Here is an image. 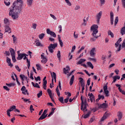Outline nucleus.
<instances>
[{
    "label": "nucleus",
    "mask_w": 125,
    "mask_h": 125,
    "mask_svg": "<svg viewBox=\"0 0 125 125\" xmlns=\"http://www.w3.org/2000/svg\"><path fill=\"white\" fill-rule=\"evenodd\" d=\"M47 91L52 101L53 102H54V99H53V96L52 95V91H51V90H50V89H48Z\"/></svg>",
    "instance_id": "12"
},
{
    "label": "nucleus",
    "mask_w": 125,
    "mask_h": 125,
    "mask_svg": "<svg viewBox=\"0 0 125 125\" xmlns=\"http://www.w3.org/2000/svg\"><path fill=\"white\" fill-rule=\"evenodd\" d=\"M121 42H122V38H120L118 41L115 43V45L116 47H118L119 45H120V43H121Z\"/></svg>",
    "instance_id": "26"
},
{
    "label": "nucleus",
    "mask_w": 125,
    "mask_h": 125,
    "mask_svg": "<svg viewBox=\"0 0 125 125\" xmlns=\"http://www.w3.org/2000/svg\"><path fill=\"white\" fill-rule=\"evenodd\" d=\"M4 23L5 25H9V21L7 18H5L4 20Z\"/></svg>",
    "instance_id": "39"
},
{
    "label": "nucleus",
    "mask_w": 125,
    "mask_h": 125,
    "mask_svg": "<svg viewBox=\"0 0 125 125\" xmlns=\"http://www.w3.org/2000/svg\"><path fill=\"white\" fill-rule=\"evenodd\" d=\"M5 31L6 33H8L9 34H10L11 33V28H10L9 26L6 25L5 26Z\"/></svg>",
    "instance_id": "23"
},
{
    "label": "nucleus",
    "mask_w": 125,
    "mask_h": 125,
    "mask_svg": "<svg viewBox=\"0 0 125 125\" xmlns=\"http://www.w3.org/2000/svg\"><path fill=\"white\" fill-rule=\"evenodd\" d=\"M10 0H5L4 3L6 6H9L10 5Z\"/></svg>",
    "instance_id": "35"
},
{
    "label": "nucleus",
    "mask_w": 125,
    "mask_h": 125,
    "mask_svg": "<svg viewBox=\"0 0 125 125\" xmlns=\"http://www.w3.org/2000/svg\"><path fill=\"white\" fill-rule=\"evenodd\" d=\"M12 56V60L14 63H15L16 62V58L15 57V55L14 56Z\"/></svg>",
    "instance_id": "53"
},
{
    "label": "nucleus",
    "mask_w": 125,
    "mask_h": 125,
    "mask_svg": "<svg viewBox=\"0 0 125 125\" xmlns=\"http://www.w3.org/2000/svg\"><path fill=\"white\" fill-rule=\"evenodd\" d=\"M87 20H88V18H86V20L84 19L83 20V26H86V24H87Z\"/></svg>",
    "instance_id": "38"
},
{
    "label": "nucleus",
    "mask_w": 125,
    "mask_h": 125,
    "mask_svg": "<svg viewBox=\"0 0 125 125\" xmlns=\"http://www.w3.org/2000/svg\"><path fill=\"white\" fill-rule=\"evenodd\" d=\"M22 91V94H24V95H26V94H28V95H29V93H28V90L27 89H25Z\"/></svg>",
    "instance_id": "55"
},
{
    "label": "nucleus",
    "mask_w": 125,
    "mask_h": 125,
    "mask_svg": "<svg viewBox=\"0 0 125 125\" xmlns=\"http://www.w3.org/2000/svg\"><path fill=\"white\" fill-rule=\"evenodd\" d=\"M96 48L95 47H93L90 51V56H91V57H94V56H95V55L96 54Z\"/></svg>",
    "instance_id": "9"
},
{
    "label": "nucleus",
    "mask_w": 125,
    "mask_h": 125,
    "mask_svg": "<svg viewBox=\"0 0 125 125\" xmlns=\"http://www.w3.org/2000/svg\"><path fill=\"white\" fill-rule=\"evenodd\" d=\"M6 85L8 86L9 87H11V86H14L15 84L14 83H6Z\"/></svg>",
    "instance_id": "43"
},
{
    "label": "nucleus",
    "mask_w": 125,
    "mask_h": 125,
    "mask_svg": "<svg viewBox=\"0 0 125 125\" xmlns=\"http://www.w3.org/2000/svg\"><path fill=\"white\" fill-rule=\"evenodd\" d=\"M42 95V91H40L39 93L37 94V96L38 98H40L41 96Z\"/></svg>",
    "instance_id": "54"
},
{
    "label": "nucleus",
    "mask_w": 125,
    "mask_h": 125,
    "mask_svg": "<svg viewBox=\"0 0 125 125\" xmlns=\"http://www.w3.org/2000/svg\"><path fill=\"white\" fill-rule=\"evenodd\" d=\"M6 62L8 63V66H9V67H13V64L11 63V60L8 57H7Z\"/></svg>",
    "instance_id": "22"
},
{
    "label": "nucleus",
    "mask_w": 125,
    "mask_h": 125,
    "mask_svg": "<svg viewBox=\"0 0 125 125\" xmlns=\"http://www.w3.org/2000/svg\"><path fill=\"white\" fill-rule=\"evenodd\" d=\"M57 57L59 59V60L60 61L61 57V54L60 53V51H58L57 53Z\"/></svg>",
    "instance_id": "46"
},
{
    "label": "nucleus",
    "mask_w": 125,
    "mask_h": 125,
    "mask_svg": "<svg viewBox=\"0 0 125 125\" xmlns=\"http://www.w3.org/2000/svg\"><path fill=\"white\" fill-rule=\"evenodd\" d=\"M15 109H16V106L14 105L11 106L9 109H8L9 111L12 112V111H13V110H15Z\"/></svg>",
    "instance_id": "45"
},
{
    "label": "nucleus",
    "mask_w": 125,
    "mask_h": 125,
    "mask_svg": "<svg viewBox=\"0 0 125 125\" xmlns=\"http://www.w3.org/2000/svg\"><path fill=\"white\" fill-rule=\"evenodd\" d=\"M79 79L80 80V83L82 87L84 86L85 85H84V83H83V79L80 78Z\"/></svg>",
    "instance_id": "34"
},
{
    "label": "nucleus",
    "mask_w": 125,
    "mask_h": 125,
    "mask_svg": "<svg viewBox=\"0 0 125 125\" xmlns=\"http://www.w3.org/2000/svg\"><path fill=\"white\" fill-rule=\"evenodd\" d=\"M35 81H36V82H38V81H41V77H40V76H38L37 77H35Z\"/></svg>",
    "instance_id": "63"
},
{
    "label": "nucleus",
    "mask_w": 125,
    "mask_h": 125,
    "mask_svg": "<svg viewBox=\"0 0 125 125\" xmlns=\"http://www.w3.org/2000/svg\"><path fill=\"white\" fill-rule=\"evenodd\" d=\"M26 63H27V67L29 69L30 68V61L29 60V59H27Z\"/></svg>",
    "instance_id": "56"
},
{
    "label": "nucleus",
    "mask_w": 125,
    "mask_h": 125,
    "mask_svg": "<svg viewBox=\"0 0 125 125\" xmlns=\"http://www.w3.org/2000/svg\"><path fill=\"white\" fill-rule=\"evenodd\" d=\"M74 79H75V76L73 75L70 79V83H69L70 85H72L73 83H74Z\"/></svg>",
    "instance_id": "29"
},
{
    "label": "nucleus",
    "mask_w": 125,
    "mask_h": 125,
    "mask_svg": "<svg viewBox=\"0 0 125 125\" xmlns=\"http://www.w3.org/2000/svg\"><path fill=\"white\" fill-rule=\"evenodd\" d=\"M31 83H32L33 86H34V87H37V88H40V87H41L40 86V85H39V83H36L35 84V83L32 82Z\"/></svg>",
    "instance_id": "30"
},
{
    "label": "nucleus",
    "mask_w": 125,
    "mask_h": 125,
    "mask_svg": "<svg viewBox=\"0 0 125 125\" xmlns=\"http://www.w3.org/2000/svg\"><path fill=\"white\" fill-rule=\"evenodd\" d=\"M70 67L67 65L66 68H63L64 74H65V75H67V74L69 73V71H70Z\"/></svg>",
    "instance_id": "19"
},
{
    "label": "nucleus",
    "mask_w": 125,
    "mask_h": 125,
    "mask_svg": "<svg viewBox=\"0 0 125 125\" xmlns=\"http://www.w3.org/2000/svg\"><path fill=\"white\" fill-rule=\"evenodd\" d=\"M87 64L88 65V67H89L91 69H93L94 68L93 64H92V63H91L90 62H87Z\"/></svg>",
    "instance_id": "28"
},
{
    "label": "nucleus",
    "mask_w": 125,
    "mask_h": 125,
    "mask_svg": "<svg viewBox=\"0 0 125 125\" xmlns=\"http://www.w3.org/2000/svg\"><path fill=\"white\" fill-rule=\"evenodd\" d=\"M120 33L122 35V36H124V35L125 34V27H123L121 30H120Z\"/></svg>",
    "instance_id": "31"
},
{
    "label": "nucleus",
    "mask_w": 125,
    "mask_h": 125,
    "mask_svg": "<svg viewBox=\"0 0 125 125\" xmlns=\"http://www.w3.org/2000/svg\"><path fill=\"white\" fill-rule=\"evenodd\" d=\"M46 117H47V115H44L43 114H42L41 116L39 118V121H42V120H44V119H45Z\"/></svg>",
    "instance_id": "33"
},
{
    "label": "nucleus",
    "mask_w": 125,
    "mask_h": 125,
    "mask_svg": "<svg viewBox=\"0 0 125 125\" xmlns=\"http://www.w3.org/2000/svg\"><path fill=\"white\" fill-rule=\"evenodd\" d=\"M46 84H47V82H43L42 87L45 90L46 89Z\"/></svg>",
    "instance_id": "37"
},
{
    "label": "nucleus",
    "mask_w": 125,
    "mask_h": 125,
    "mask_svg": "<svg viewBox=\"0 0 125 125\" xmlns=\"http://www.w3.org/2000/svg\"><path fill=\"white\" fill-rule=\"evenodd\" d=\"M99 108L100 109H106V108H108V104L106 103H103L100 104Z\"/></svg>",
    "instance_id": "20"
},
{
    "label": "nucleus",
    "mask_w": 125,
    "mask_h": 125,
    "mask_svg": "<svg viewBox=\"0 0 125 125\" xmlns=\"http://www.w3.org/2000/svg\"><path fill=\"white\" fill-rule=\"evenodd\" d=\"M25 55H26V53H21V54H19V55H18V57L17 58V60H22L24 56H25Z\"/></svg>",
    "instance_id": "15"
},
{
    "label": "nucleus",
    "mask_w": 125,
    "mask_h": 125,
    "mask_svg": "<svg viewBox=\"0 0 125 125\" xmlns=\"http://www.w3.org/2000/svg\"><path fill=\"white\" fill-rule=\"evenodd\" d=\"M64 94L65 95H67V97H68V98H70V97L71 96V93L69 92H64Z\"/></svg>",
    "instance_id": "51"
},
{
    "label": "nucleus",
    "mask_w": 125,
    "mask_h": 125,
    "mask_svg": "<svg viewBox=\"0 0 125 125\" xmlns=\"http://www.w3.org/2000/svg\"><path fill=\"white\" fill-rule=\"evenodd\" d=\"M44 36H45L44 33H42L41 34H40L39 35V38L40 39V40H42V39L44 38Z\"/></svg>",
    "instance_id": "40"
},
{
    "label": "nucleus",
    "mask_w": 125,
    "mask_h": 125,
    "mask_svg": "<svg viewBox=\"0 0 125 125\" xmlns=\"http://www.w3.org/2000/svg\"><path fill=\"white\" fill-rule=\"evenodd\" d=\"M110 24L111 25H113L114 24V13L111 12L110 13Z\"/></svg>",
    "instance_id": "14"
},
{
    "label": "nucleus",
    "mask_w": 125,
    "mask_h": 125,
    "mask_svg": "<svg viewBox=\"0 0 125 125\" xmlns=\"http://www.w3.org/2000/svg\"><path fill=\"white\" fill-rule=\"evenodd\" d=\"M108 115H109V114L108 113V112H106L104 114V116L102 118V119L101 120V122H104V121H105V120H106V119H107V118H108Z\"/></svg>",
    "instance_id": "16"
},
{
    "label": "nucleus",
    "mask_w": 125,
    "mask_h": 125,
    "mask_svg": "<svg viewBox=\"0 0 125 125\" xmlns=\"http://www.w3.org/2000/svg\"><path fill=\"white\" fill-rule=\"evenodd\" d=\"M15 68H16V70H17V71H18V72L21 71V69H20V68L19 67V66H18V65H16Z\"/></svg>",
    "instance_id": "60"
},
{
    "label": "nucleus",
    "mask_w": 125,
    "mask_h": 125,
    "mask_svg": "<svg viewBox=\"0 0 125 125\" xmlns=\"http://www.w3.org/2000/svg\"><path fill=\"white\" fill-rule=\"evenodd\" d=\"M22 4L23 1L22 0H17L14 2L13 5L9 8V16H11L14 20L18 18V13L22 10Z\"/></svg>",
    "instance_id": "1"
},
{
    "label": "nucleus",
    "mask_w": 125,
    "mask_h": 125,
    "mask_svg": "<svg viewBox=\"0 0 125 125\" xmlns=\"http://www.w3.org/2000/svg\"><path fill=\"white\" fill-rule=\"evenodd\" d=\"M20 77L22 83H24V81H25L27 83H29V80H28V77H26L25 75L21 74L20 75Z\"/></svg>",
    "instance_id": "5"
},
{
    "label": "nucleus",
    "mask_w": 125,
    "mask_h": 125,
    "mask_svg": "<svg viewBox=\"0 0 125 125\" xmlns=\"http://www.w3.org/2000/svg\"><path fill=\"white\" fill-rule=\"evenodd\" d=\"M50 16L51 17V18L54 19V20H57V18H56V17L54 16V15L50 14Z\"/></svg>",
    "instance_id": "50"
},
{
    "label": "nucleus",
    "mask_w": 125,
    "mask_h": 125,
    "mask_svg": "<svg viewBox=\"0 0 125 125\" xmlns=\"http://www.w3.org/2000/svg\"><path fill=\"white\" fill-rule=\"evenodd\" d=\"M104 91L105 94V97L109 96V91H108V86L105 85L104 86Z\"/></svg>",
    "instance_id": "10"
},
{
    "label": "nucleus",
    "mask_w": 125,
    "mask_h": 125,
    "mask_svg": "<svg viewBox=\"0 0 125 125\" xmlns=\"http://www.w3.org/2000/svg\"><path fill=\"white\" fill-rule=\"evenodd\" d=\"M117 117L118 118L119 121H121V119L123 118V112L121 111H118L117 114Z\"/></svg>",
    "instance_id": "25"
},
{
    "label": "nucleus",
    "mask_w": 125,
    "mask_h": 125,
    "mask_svg": "<svg viewBox=\"0 0 125 125\" xmlns=\"http://www.w3.org/2000/svg\"><path fill=\"white\" fill-rule=\"evenodd\" d=\"M88 96L90 98V100L91 103H92V102H93V100H95V99L94 98V95H93V94L89 93L88 94Z\"/></svg>",
    "instance_id": "17"
},
{
    "label": "nucleus",
    "mask_w": 125,
    "mask_h": 125,
    "mask_svg": "<svg viewBox=\"0 0 125 125\" xmlns=\"http://www.w3.org/2000/svg\"><path fill=\"white\" fill-rule=\"evenodd\" d=\"M9 50H10L11 56L15 55V50H14V49H13V48H10L9 49Z\"/></svg>",
    "instance_id": "27"
},
{
    "label": "nucleus",
    "mask_w": 125,
    "mask_h": 125,
    "mask_svg": "<svg viewBox=\"0 0 125 125\" xmlns=\"http://www.w3.org/2000/svg\"><path fill=\"white\" fill-rule=\"evenodd\" d=\"M112 57V52L111 51H109L107 53V58L110 59Z\"/></svg>",
    "instance_id": "48"
},
{
    "label": "nucleus",
    "mask_w": 125,
    "mask_h": 125,
    "mask_svg": "<svg viewBox=\"0 0 125 125\" xmlns=\"http://www.w3.org/2000/svg\"><path fill=\"white\" fill-rule=\"evenodd\" d=\"M12 38L13 39V42L14 43V42H16L17 39H16V37H15V36H14V35H12Z\"/></svg>",
    "instance_id": "64"
},
{
    "label": "nucleus",
    "mask_w": 125,
    "mask_h": 125,
    "mask_svg": "<svg viewBox=\"0 0 125 125\" xmlns=\"http://www.w3.org/2000/svg\"><path fill=\"white\" fill-rule=\"evenodd\" d=\"M85 61H86V60L84 59H81L79 60V61H78L76 64L77 65H82L83 64V62H85Z\"/></svg>",
    "instance_id": "24"
},
{
    "label": "nucleus",
    "mask_w": 125,
    "mask_h": 125,
    "mask_svg": "<svg viewBox=\"0 0 125 125\" xmlns=\"http://www.w3.org/2000/svg\"><path fill=\"white\" fill-rule=\"evenodd\" d=\"M103 12L102 11H100L99 13L96 15V19L97 23H99L100 22V19H101V17H102V14Z\"/></svg>",
    "instance_id": "7"
},
{
    "label": "nucleus",
    "mask_w": 125,
    "mask_h": 125,
    "mask_svg": "<svg viewBox=\"0 0 125 125\" xmlns=\"http://www.w3.org/2000/svg\"><path fill=\"white\" fill-rule=\"evenodd\" d=\"M46 33L48 35H50L52 37H53V38H56V34H55L54 32L51 31L49 28L46 29Z\"/></svg>",
    "instance_id": "6"
},
{
    "label": "nucleus",
    "mask_w": 125,
    "mask_h": 125,
    "mask_svg": "<svg viewBox=\"0 0 125 125\" xmlns=\"http://www.w3.org/2000/svg\"><path fill=\"white\" fill-rule=\"evenodd\" d=\"M81 99L82 101L81 110H83V111H86V108L87 107L86 99L83 98V96H81Z\"/></svg>",
    "instance_id": "3"
},
{
    "label": "nucleus",
    "mask_w": 125,
    "mask_h": 125,
    "mask_svg": "<svg viewBox=\"0 0 125 125\" xmlns=\"http://www.w3.org/2000/svg\"><path fill=\"white\" fill-rule=\"evenodd\" d=\"M51 75L52 77V84L53 85L54 80L55 81V83H56V73H55V72H51Z\"/></svg>",
    "instance_id": "11"
},
{
    "label": "nucleus",
    "mask_w": 125,
    "mask_h": 125,
    "mask_svg": "<svg viewBox=\"0 0 125 125\" xmlns=\"http://www.w3.org/2000/svg\"><path fill=\"white\" fill-rule=\"evenodd\" d=\"M119 22V17H116L114 21V25L117 26V24Z\"/></svg>",
    "instance_id": "42"
},
{
    "label": "nucleus",
    "mask_w": 125,
    "mask_h": 125,
    "mask_svg": "<svg viewBox=\"0 0 125 125\" xmlns=\"http://www.w3.org/2000/svg\"><path fill=\"white\" fill-rule=\"evenodd\" d=\"M64 0L66 4L68 5V6H71V5H72V3L70 2V0Z\"/></svg>",
    "instance_id": "44"
},
{
    "label": "nucleus",
    "mask_w": 125,
    "mask_h": 125,
    "mask_svg": "<svg viewBox=\"0 0 125 125\" xmlns=\"http://www.w3.org/2000/svg\"><path fill=\"white\" fill-rule=\"evenodd\" d=\"M59 100L61 103H64V99H63V97L60 98Z\"/></svg>",
    "instance_id": "57"
},
{
    "label": "nucleus",
    "mask_w": 125,
    "mask_h": 125,
    "mask_svg": "<svg viewBox=\"0 0 125 125\" xmlns=\"http://www.w3.org/2000/svg\"><path fill=\"white\" fill-rule=\"evenodd\" d=\"M107 57L105 55H103L102 57V60H103L104 63H105L106 62V58Z\"/></svg>",
    "instance_id": "47"
},
{
    "label": "nucleus",
    "mask_w": 125,
    "mask_h": 125,
    "mask_svg": "<svg viewBox=\"0 0 125 125\" xmlns=\"http://www.w3.org/2000/svg\"><path fill=\"white\" fill-rule=\"evenodd\" d=\"M27 2L28 5H32V3H33V0H27Z\"/></svg>",
    "instance_id": "49"
},
{
    "label": "nucleus",
    "mask_w": 125,
    "mask_h": 125,
    "mask_svg": "<svg viewBox=\"0 0 125 125\" xmlns=\"http://www.w3.org/2000/svg\"><path fill=\"white\" fill-rule=\"evenodd\" d=\"M98 98H99V99H104V96L103 95H98Z\"/></svg>",
    "instance_id": "61"
},
{
    "label": "nucleus",
    "mask_w": 125,
    "mask_h": 125,
    "mask_svg": "<svg viewBox=\"0 0 125 125\" xmlns=\"http://www.w3.org/2000/svg\"><path fill=\"white\" fill-rule=\"evenodd\" d=\"M41 59L42 60L41 61L42 63H43V64H45L46 62H47V59H46V57L44 56V54L42 53V54H41Z\"/></svg>",
    "instance_id": "8"
},
{
    "label": "nucleus",
    "mask_w": 125,
    "mask_h": 125,
    "mask_svg": "<svg viewBox=\"0 0 125 125\" xmlns=\"http://www.w3.org/2000/svg\"><path fill=\"white\" fill-rule=\"evenodd\" d=\"M56 91L57 92V94L59 97H60V91H59V89L58 88V86H57L56 89Z\"/></svg>",
    "instance_id": "41"
},
{
    "label": "nucleus",
    "mask_w": 125,
    "mask_h": 125,
    "mask_svg": "<svg viewBox=\"0 0 125 125\" xmlns=\"http://www.w3.org/2000/svg\"><path fill=\"white\" fill-rule=\"evenodd\" d=\"M91 30L93 32L92 35L96 39L99 38V36L97 35L98 34V25L97 24H93L91 27Z\"/></svg>",
    "instance_id": "2"
},
{
    "label": "nucleus",
    "mask_w": 125,
    "mask_h": 125,
    "mask_svg": "<svg viewBox=\"0 0 125 125\" xmlns=\"http://www.w3.org/2000/svg\"><path fill=\"white\" fill-rule=\"evenodd\" d=\"M107 33H108V36H110L111 38H114V33H113V32H112L111 30H108Z\"/></svg>",
    "instance_id": "36"
},
{
    "label": "nucleus",
    "mask_w": 125,
    "mask_h": 125,
    "mask_svg": "<svg viewBox=\"0 0 125 125\" xmlns=\"http://www.w3.org/2000/svg\"><path fill=\"white\" fill-rule=\"evenodd\" d=\"M57 45H58L57 43L50 44V45L48 47L49 52H50L51 53H53V52H54V49H55V48L57 47Z\"/></svg>",
    "instance_id": "4"
},
{
    "label": "nucleus",
    "mask_w": 125,
    "mask_h": 125,
    "mask_svg": "<svg viewBox=\"0 0 125 125\" xmlns=\"http://www.w3.org/2000/svg\"><path fill=\"white\" fill-rule=\"evenodd\" d=\"M116 86H117V87H118V90H119L120 92H121V93L123 94V95H125V90H123L122 89V88H121V85L119 84H115Z\"/></svg>",
    "instance_id": "13"
},
{
    "label": "nucleus",
    "mask_w": 125,
    "mask_h": 125,
    "mask_svg": "<svg viewBox=\"0 0 125 125\" xmlns=\"http://www.w3.org/2000/svg\"><path fill=\"white\" fill-rule=\"evenodd\" d=\"M112 78L113 80L112 82V83H116V82H117V80H120V79H121V77H120V76L118 75L113 76Z\"/></svg>",
    "instance_id": "18"
},
{
    "label": "nucleus",
    "mask_w": 125,
    "mask_h": 125,
    "mask_svg": "<svg viewBox=\"0 0 125 125\" xmlns=\"http://www.w3.org/2000/svg\"><path fill=\"white\" fill-rule=\"evenodd\" d=\"M37 26H38V25L37 24V23H33L32 24V28H33V29H34V30H36V29H37Z\"/></svg>",
    "instance_id": "52"
},
{
    "label": "nucleus",
    "mask_w": 125,
    "mask_h": 125,
    "mask_svg": "<svg viewBox=\"0 0 125 125\" xmlns=\"http://www.w3.org/2000/svg\"><path fill=\"white\" fill-rule=\"evenodd\" d=\"M36 66L38 71H41L42 70V65L40 64H37Z\"/></svg>",
    "instance_id": "32"
},
{
    "label": "nucleus",
    "mask_w": 125,
    "mask_h": 125,
    "mask_svg": "<svg viewBox=\"0 0 125 125\" xmlns=\"http://www.w3.org/2000/svg\"><path fill=\"white\" fill-rule=\"evenodd\" d=\"M80 8H81V7L80 6V5H77L75 6V10H79Z\"/></svg>",
    "instance_id": "58"
},
{
    "label": "nucleus",
    "mask_w": 125,
    "mask_h": 125,
    "mask_svg": "<svg viewBox=\"0 0 125 125\" xmlns=\"http://www.w3.org/2000/svg\"><path fill=\"white\" fill-rule=\"evenodd\" d=\"M73 36L74 39H78V34H76V31L74 32Z\"/></svg>",
    "instance_id": "62"
},
{
    "label": "nucleus",
    "mask_w": 125,
    "mask_h": 125,
    "mask_svg": "<svg viewBox=\"0 0 125 125\" xmlns=\"http://www.w3.org/2000/svg\"><path fill=\"white\" fill-rule=\"evenodd\" d=\"M119 47L116 50L117 52L121 51V49L122 48V44H120L118 45Z\"/></svg>",
    "instance_id": "59"
},
{
    "label": "nucleus",
    "mask_w": 125,
    "mask_h": 125,
    "mask_svg": "<svg viewBox=\"0 0 125 125\" xmlns=\"http://www.w3.org/2000/svg\"><path fill=\"white\" fill-rule=\"evenodd\" d=\"M35 45L36 46H41L42 47L43 46V44H42V43H41V42H40V40H37L35 42Z\"/></svg>",
    "instance_id": "21"
}]
</instances>
